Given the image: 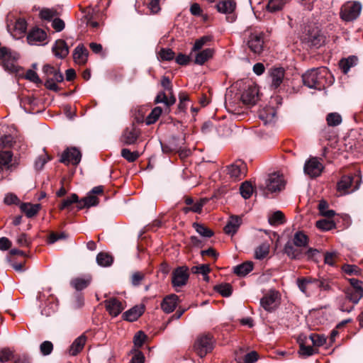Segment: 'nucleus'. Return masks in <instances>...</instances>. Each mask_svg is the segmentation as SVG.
I'll return each instance as SVG.
<instances>
[{"mask_svg":"<svg viewBox=\"0 0 363 363\" xmlns=\"http://www.w3.org/2000/svg\"><path fill=\"white\" fill-rule=\"evenodd\" d=\"M162 110L160 106L154 108L145 119L146 124L151 125L155 123L160 116V115L162 114Z\"/></svg>","mask_w":363,"mask_h":363,"instance_id":"79ce46f5","label":"nucleus"},{"mask_svg":"<svg viewBox=\"0 0 363 363\" xmlns=\"http://www.w3.org/2000/svg\"><path fill=\"white\" fill-rule=\"evenodd\" d=\"M193 226L196 231L203 237L211 238L213 235V232L203 225L195 223Z\"/></svg>","mask_w":363,"mask_h":363,"instance_id":"8fccbe9b","label":"nucleus"},{"mask_svg":"<svg viewBox=\"0 0 363 363\" xmlns=\"http://www.w3.org/2000/svg\"><path fill=\"white\" fill-rule=\"evenodd\" d=\"M175 102H176V98L174 96L173 93H172V94H169V96H167L163 91L158 93V94L157 95V96L155 99V104L162 103L167 108H169L171 106H172L173 104H174Z\"/></svg>","mask_w":363,"mask_h":363,"instance_id":"c756f323","label":"nucleus"},{"mask_svg":"<svg viewBox=\"0 0 363 363\" xmlns=\"http://www.w3.org/2000/svg\"><path fill=\"white\" fill-rule=\"evenodd\" d=\"M242 223V218L238 216H232L229 218L224 228V232L230 235L235 234Z\"/></svg>","mask_w":363,"mask_h":363,"instance_id":"aec40b11","label":"nucleus"},{"mask_svg":"<svg viewBox=\"0 0 363 363\" xmlns=\"http://www.w3.org/2000/svg\"><path fill=\"white\" fill-rule=\"evenodd\" d=\"M214 54L213 49L206 48L196 55L194 62L197 65H202L208 60L213 57Z\"/></svg>","mask_w":363,"mask_h":363,"instance_id":"c85d7f7f","label":"nucleus"},{"mask_svg":"<svg viewBox=\"0 0 363 363\" xmlns=\"http://www.w3.org/2000/svg\"><path fill=\"white\" fill-rule=\"evenodd\" d=\"M143 305L135 306L123 314V318L129 322L137 320L144 313Z\"/></svg>","mask_w":363,"mask_h":363,"instance_id":"412c9836","label":"nucleus"},{"mask_svg":"<svg viewBox=\"0 0 363 363\" xmlns=\"http://www.w3.org/2000/svg\"><path fill=\"white\" fill-rule=\"evenodd\" d=\"M288 2V0H269L267 9L270 12L281 11Z\"/></svg>","mask_w":363,"mask_h":363,"instance_id":"c9c22d12","label":"nucleus"},{"mask_svg":"<svg viewBox=\"0 0 363 363\" xmlns=\"http://www.w3.org/2000/svg\"><path fill=\"white\" fill-rule=\"evenodd\" d=\"M318 208L321 216L328 218L333 217L335 214L333 210L328 209V203L325 200L320 201Z\"/></svg>","mask_w":363,"mask_h":363,"instance_id":"e433bc0d","label":"nucleus"},{"mask_svg":"<svg viewBox=\"0 0 363 363\" xmlns=\"http://www.w3.org/2000/svg\"><path fill=\"white\" fill-rule=\"evenodd\" d=\"M342 270L344 273L348 275H357L360 273L359 268L354 264H345L342 265Z\"/></svg>","mask_w":363,"mask_h":363,"instance_id":"4d7b16f0","label":"nucleus"},{"mask_svg":"<svg viewBox=\"0 0 363 363\" xmlns=\"http://www.w3.org/2000/svg\"><path fill=\"white\" fill-rule=\"evenodd\" d=\"M99 203V199L96 196L92 195L91 193H88L87 196L79 200L77 208L81 210L84 208H90L95 206Z\"/></svg>","mask_w":363,"mask_h":363,"instance_id":"393cba45","label":"nucleus"},{"mask_svg":"<svg viewBox=\"0 0 363 363\" xmlns=\"http://www.w3.org/2000/svg\"><path fill=\"white\" fill-rule=\"evenodd\" d=\"M105 308L112 317L118 316L125 308L123 301L115 297H111L104 301Z\"/></svg>","mask_w":363,"mask_h":363,"instance_id":"9d476101","label":"nucleus"},{"mask_svg":"<svg viewBox=\"0 0 363 363\" xmlns=\"http://www.w3.org/2000/svg\"><path fill=\"white\" fill-rule=\"evenodd\" d=\"M191 270L193 273H199L203 276H206V274L210 272L211 269L208 264H201L199 266L193 267Z\"/></svg>","mask_w":363,"mask_h":363,"instance_id":"338daca9","label":"nucleus"},{"mask_svg":"<svg viewBox=\"0 0 363 363\" xmlns=\"http://www.w3.org/2000/svg\"><path fill=\"white\" fill-rule=\"evenodd\" d=\"M91 282L90 279L75 278L71 281V285L77 291L86 288Z\"/></svg>","mask_w":363,"mask_h":363,"instance_id":"ea45409f","label":"nucleus"},{"mask_svg":"<svg viewBox=\"0 0 363 363\" xmlns=\"http://www.w3.org/2000/svg\"><path fill=\"white\" fill-rule=\"evenodd\" d=\"M308 238L303 232L298 231L294 234L293 243L296 247H306L308 244Z\"/></svg>","mask_w":363,"mask_h":363,"instance_id":"4c0bfd02","label":"nucleus"},{"mask_svg":"<svg viewBox=\"0 0 363 363\" xmlns=\"http://www.w3.org/2000/svg\"><path fill=\"white\" fill-rule=\"evenodd\" d=\"M299 354L304 357H309L316 353L317 350L310 345H306L303 342H301L299 345Z\"/></svg>","mask_w":363,"mask_h":363,"instance_id":"5fc2aeb1","label":"nucleus"},{"mask_svg":"<svg viewBox=\"0 0 363 363\" xmlns=\"http://www.w3.org/2000/svg\"><path fill=\"white\" fill-rule=\"evenodd\" d=\"M40 350L43 355H49L53 350V344L50 341H44L40 345Z\"/></svg>","mask_w":363,"mask_h":363,"instance_id":"13d9d810","label":"nucleus"},{"mask_svg":"<svg viewBox=\"0 0 363 363\" xmlns=\"http://www.w3.org/2000/svg\"><path fill=\"white\" fill-rule=\"evenodd\" d=\"M337 259V253L335 252H327L325 254L324 262L330 266H333Z\"/></svg>","mask_w":363,"mask_h":363,"instance_id":"774afa93","label":"nucleus"},{"mask_svg":"<svg viewBox=\"0 0 363 363\" xmlns=\"http://www.w3.org/2000/svg\"><path fill=\"white\" fill-rule=\"evenodd\" d=\"M216 291L224 297H228L232 294L233 289L230 284L225 283L214 286Z\"/></svg>","mask_w":363,"mask_h":363,"instance_id":"a19ab883","label":"nucleus"},{"mask_svg":"<svg viewBox=\"0 0 363 363\" xmlns=\"http://www.w3.org/2000/svg\"><path fill=\"white\" fill-rule=\"evenodd\" d=\"M352 179L353 177L352 176H342L337 184V191H339L341 194H345L348 193V190L352 183Z\"/></svg>","mask_w":363,"mask_h":363,"instance_id":"bb28decb","label":"nucleus"},{"mask_svg":"<svg viewBox=\"0 0 363 363\" xmlns=\"http://www.w3.org/2000/svg\"><path fill=\"white\" fill-rule=\"evenodd\" d=\"M326 121L329 126H337L342 123V117L337 113H330L327 115Z\"/></svg>","mask_w":363,"mask_h":363,"instance_id":"de8ad7c7","label":"nucleus"},{"mask_svg":"<svg viewBox=\"0 0 363 363\" xmlns=\"http://www.w3.org/2000/svg\"><path fill=\"white\" fill-rule=\"evenodd\" d=\"M306 40L310 46L315 48L320 47L324 42L323 37L318 30L309 33Z\"/></svg>","mask_w":363,"mask_h":363,"instance_id":"7c9ffc66","label":"nucleus"},{"mask_svg":"<svg viewBox=\"0 0 363 363\" xmlns=\"http://www.w3.org/2000/svg\"><path fill=\"white\" fill-rule=\"evenodd\" d=\"M79 196L76 194H72L70 196L67 198L66 199H64L61 204L60 205V209L64 210L65 208H69V207L72 203H77L79 205Z\"/></svg>","mask_w":363,"mask_h":363,"instance_id":"c03bdc74","label":"nucleus"},{"mask_svg":"<svg viewBox=\"0 0 363 363\" xmlns=\"http://www.w3.org/2000/svg\"><path fill=\"white\" fill-rule=\"evenodd\" d=\"M285 71L282 67L272 68L269 71V77L271 78V86L277 89L283 82Z\"/></svg>","mask_w":363,"mask_h":363,"instance_id":"a211bd4d","label":"nucleus"},{"mask_svg":"<svg viewBox=\"0 0 363 363\" xmlns=\"http://www.w3.org/2000/svg\"><path fill=\"white\" fill-rule=\"evenodd\" d=\"M89 52L83 44L78 45L73 52L74 62L79 65H84L88 60Z\"/></svg>","mask_w":363,"mask_h":363,"instance_id":"2eb2a0df","label":"nucleus"},{"mask_svg":"<svg viewBox=\"0 0 363 363\" xmlns=\"http://www.w3.org/2000/svg\"><path fill=\"white\" fill-rule=\"evenodd\" d=\"M270 245L267 242H264L256 247L255 250V257L257 259H262L266 257L269 252Z\"/></svg>","mask_w":363,"mask_h":363,"instance_id":"f704fd0d","label":"nucleus"},{"mask_svg":"<svg viewBox=\"0 0 363 363\" xmlns=\"http://www.w3.org/2000/svg\"><path fill=\"white\" fill-rule=\"evenodd\" d=\"M87 337L85 335H81L77 337L69 346L67 352L70 356H76L82 351L86 344Z\"/></svg>","mask_w":363,"mask_h":363,"instance_id":"f3484780","label":"nucleus"},{"mask_svg":"<svg viewBox=\"0 0 363 363\" xmlns=\"http://www.w3.org/2000/svg\"><path fill=\"white\" fill-rule=\"evenodd\" d=\"M14 143L13 138L10 135H4L0 138V149L11 147Z\"/></svg>","mask_w":363,"mask_h":363,"instance_id":"bf43d9fd","label":"nucleus"},{"mask_svg":"<svg viewBox=\"0 0 363 363\" xmlns=\"http://www.w3.org/2000/svg\"><path fill=\"white\" fill-rule=\"evenodd\" d=\"M285 253L292 259H299L301 252L296 249L291 243L288 242L284 247Z\"/></svg>","mask_w":363,"mask_h":363,"instance_id":"603ef678","label":"nucleus"},{"mask_svg":"<svg viewBox=\"0 0 363 363\" xmlns=\"http://www.w3.org/2000/svg\"><path fill=\"white\" fill-rule=\"evenodd\" d=\"M13 352L9 348H4L0 350V361L1 362H7L13 358Z\"/></svg>","mask_w":363,"mask_h":363,"instance_id":"69168bd1","label":"nucleus"},{"mask_svg":"<svg viewBox=\"0 0 363 363\" xmlns=\"http://www.w3.org/2000/svg\"><path fill=\"white\" fill-rule=\"evenodd\" d=\"M308 281H306L305 279H303V277L301 278H298L296 281V283H297V286L298 287V289L304 294H306V296H309L310 295V292L308 291Z\"/></svg>","mask_w":363,"mask_h":363,"instance_id":"0e129e2a","label":"nucleus"},{"mask_svg":"<svg viewBox=\"0 0 363 363\" xmlns=\"http://www.w3.org/2000/svg\"><path fill=\"white\" fill-rule=\"evenodd\" d=\"M279 301V293L275 290H270L261 298L260 304L265 311L271 312L278 307Z\"/></svg>","mask_w":363,"mask_h":363,"instance_id":"423d86ee","label":"nucleus"},{"mask_svg":"<svg viewBox=\"0 0 363 363\" xmlns=\"http://www.w3.org/2000/svg\"><path fill=\"white\" fill-rule=\"evenodd\" d=\"M18 58L19 55L17 52H13L6 47L0 48L1 65L6 71L9 72H17L18 65L16 62Z\"/></svg>","mask_w":363,"mask_h":363,"instance_id":"7ed1b4c3","label":"nucleus"},{"mask_svg":"<svg viewBox=\"0 0 363 363\" xmlns=\"http://www.w3.org/2000/svg\"><path fill=\"white\" fill-rule=\"evenodd\" d=\"M315 226L323 231H328L335 228L336 225L333 220L322 219L316 222Z\"/></svg>","mask_w":363,"mask_h":363,"instance_id":"37998d69","label":"nucleus"},{"mask_svg":"<svg viewBox=\"0 0 363 363\" xmlns=\"http://www.w3.org/2000/svg\"><path fill=\"white\" fill-rule=\"evenodd\" d=\"M253 269L252 262H246L234 267L233 272L238 276H245Z\"/></svg>","mask_w":363,"mask_h":363,"instance_id":"72a5a7b5","label":"nucleus"},{"mask_svg":"<svg viewBox=\"0 0 363 363\" xmlns=\"http://www.w3.org/2000/svg\"><path fill=\"white\" fill-rule=\"evenodd\" d=\"M227 174L233 181L242 179L246 174V164L241 160L236 161L227 167Z\"/></svg>","mask_w":363,"mask_h":363,"instance_id":"0eeeda50","label":"nucleus"},{"mask_svg":"<svg viewBox=\"0 0 363 363\" xmlns=\"http://www.w3.org/2000/svg\"><path fill=\"white\" fill-rule=\"evenodd\" d=\"M178 296L170 294L164 298L161 303V308L166 313H170L174 311L177 306Z\"/></svg>","mask_w":363,"mask_h":363,"instance_id":"6ab92c4d","label":"nucleus"},{"mask_svg":"<svg viewBox=\"0 0 363 363\" xmlns=\"http://www.w3.org/2000/svg\"><path fill=\"white\" fill-rule=\"evenodd\" d=\"M211 40L212 37L210 35L202 36L195 41L191 50L194 52L200 50L204 45L211 42Z\"/></svg>","mask_w":363,"mask_h":363,"instance_id":"09e8293b","label":"nucleus"},{"mask_svg":"<svg viewBox=\"0 0 363 363\" xmlns=\"http://www.w3.org/2000/svg\"><path fill=\"white\" fill-rule=\"evenodd\" d=\"M264 34L262 33H253L249 36L247 45L250 50L255 54H260L263 50Z\"/></svg>","mask_w":363,"mask_h":363,"instance_id":"f8f14e48","label":"nucleus"},{"mask_svg":"<svg viewBox=\"0 0 363 363\" xmlns=\"http://www.w3.org/2000/svg\"><path fill=\"white\" fill-rule=\"evenodd\" d=\"M362 9V6L359 1H347L340 9V18L345 21H352L359 16Z\"/></svg>","mask_w":363,"mask_h":363,"instance_id":"20e7f679","label":"nucleus"},{"mask_svg":"<svg viewBox=\"0 0 363 363\" xmlns=\"http://www.w3.org/2000/svg\"><path fill=\"white\" fill-rule=\"evenodd\" d=\"M113 258L111 255L108 252H101L96 256V262L99 265L107 267L112 264Z\"/></svg>","mask_w":363,"mask_h":363,"instance_id":"2f4dec72","label":"nucleus"},{"mask_svg":"<svg viewBox=\"0 0 363 363\" xmlns=\"http://www.w3.org/2000/svg\"><path fill=\"white\" fill-rule=\"evenodd\" d=\"M329 76L328 69L321 67L307 71L302 75V80L303 84L308 88L321 90L331 84V81L328 80Z\"/></svg>","mask_w":363,"mask_h":363,"instance_id":"f257e3e1","label":"nucleus"},{"mask_svg":"<svg viewBox=\"0 0 363 363\" xmlns=\"http://www.w3.org/2000/svg\"><path fill=\"white\" fill-rule=\"evenodd\" d=\"M309 339L314 347L323 346L326 342V338L323 335L313 333L310 335Z\"/></svg>","mask_w":363,"mask_h":363,"instance_id":"864d4df0","label":"nucleus"},{"mask_svg":"<svg viewBox=\"0 0 363 363\" xmlns=\"http://www.w3.org/2000/svg\"><path fill=\"white\" fill-rule=\"evenodd\" d=\"M284 216L282 212L278 211L274 212L269 218V223L272 225H277L284 223Z\"/></svg>","mask_w":363,"mask_h":363,"instance_id":"3c124183","label":"nucleus"},{"mask_svg":"<svg viewBox=\"0 0 363 363\" xmlns=\"http://www.w3.org/2000/svg\"><path fill=\"white\" fill-rule=\"evenodd\" d=\"M323 165L317 157H312L306 162L304 172L310 177H316L320 175Z\"/></svg>","mask_w":363,"mask_h":363,"instance_id":"1a4fd4ad","label":"nucleus"},{"mask_svg":"<svg viewBox=\"0 0 363 363\" xmlns=\"http://www.w3.org/2000/svg\"><path fill=\"white\" fill-rule=\"evenodd\" d=\"M170 151L178 153L181 159L186 158L191 154L190 149L182 146L172 147L170 149Z\"/></svg>","mask_w":363,"mask_h":363,"instance_id":"680f3d73","label":"nucleus"},{"mask_svg":"<svg viewBox=\"0 0 363 363\" xmlns=\"http://www.w3.org/2000/svg\"><path fill=\"white\" fill-rule=\"evenodd\" d=\"M82 158V154L80 151L76 147H68L62 154L60 162L65 164L69 163L77 165L78 164Z\"/></svg>","mask_w":363,"mask_h":363,"instance_id":"6e6552de","label":"nucleus"},{"mask_svg":"<svg viewBox=\"0 0 363 363\" xmlns=\"http://www.w3.org/2000/svg\"><path fill=\"white\" fill-rule=\"evenodd\" d=\"M90 10L91 8L89 7H87L83 10V12L84 13V21L87 26H90L93 28H97L99 27V23L91 20V16H90Z\"/></svg>","mask_w":363,"mask_h":363,"instance_id":"6e6d98bb","label":"nucleus"},{"mask_svg":"<svg viewBox=\"0 0 363 363\" xmlns=\"http://www.w3.org/2000/svg\"><path fill=\"white\" fill-rule=\"evenodd\" d=\"M47 37L46 33L40 28L32 29L27 35V41L30 45H38Z\"/></svg>","mask_w":363,"mask_h":363,"instance_id":"dca6fc26","label":"nucleus"},{"mask_svg":"<svg viewBox=\"0 0 363 363\" xmlns=\"http://www.w3.org/2000/svg\"><path fill=\"white\" fill-rule=\"evenodd\" d=\"M159 56L162 60L169 61L174 59V52L171 49L162 48L159 52Z\"/></svg>","mask_w":363,"mask_h":363,"instance_id":"052dcab7","label":"nucleus"},{"mask_svg":"<svg viewBox=\"0 0 363 363\" xmlns=\"http://www.w3.org/2000/svg\"><path fill=\"white\" fill-rule=\"evenodd\" d=\"M345 296L353 305L357 304L363 296V288H347Z\"/></svg>","mask_w":363,"mask_h":363,"instance_id":"5701e85b","label":"nucleus"},{"mask_svg":"<svg viewBox=\"0 0 363 363\" xmlns=\"http://www.w3.org/2000/svg\"><path fill=\"white\" fill-rule=\"evenodd\" d=\"M259 90L255 85H249L241 95L242 101L248 105H254L258 101Z\"/></svg>","mask_w":363,"mask_h":363,"instance_id":"4468645a","label":"nucleus"},{"mask_svg":"<svg viewBox=\"0 0 363 363\" xmlns=\"http://www.w3.org/2000/svg\"><path fill=\"white\" fill-rule=\"evenodd\" d=\"M242 353L243 350L242 349L235 353V359L238 363H254L258 359V354L255 351H252L245 354L244 358L242 359L241 354H242Z\"/></svg>","mask_w":363,"mask_h":363,"instance_id":"cd10ccee","label":"nucleus"},{"mask_svg":"<svg viewBox=\"0 0 363 363\" xmlns=\"http://www.w3.org/2000/svg\"><path fill=\"white\" fill-rule=\"evenodd\" d=\"M216 6L218 12L230 14L235 9L236 3L233 0H220Z\"/></svg>","mask_w":363,"mask_h":363,"instance_id":"b1692460","label":"nucleus"},{"mask_svg":"<svg viewBox=\"0 0 363 363\" xmlns=\"http://www.w3.org/2000/svg\"><path fill=\"white\" fill-rule=\"evenodd\" d=\"M215 342V339L210 333L201 334L194 342V350L200 357H203L212 352Z\"/></svg>","mask_w":363,"mask_h":363,"instance_id":"f03ea898","label":"nucleus"},{"mask_svg":"<svg viewBox=\"0 0 363 363\" xmlns=\"http://www.w3.org/2000/svg\"><path fill=\"white\" fill-rule=\"evenodd\" d=\"M21 211L25 213L28 218H32L38 213L40 209V204L23 203L21 206Z\"/></svg>","mask_w":363,"mask_h":363,"instance_id":"473e14b6","label":"nucleus"},{"mask_svg":"<svg viewBox=\"0 0 363 363\" xmlns=\"http://www.w3.org/2000/svg\"><path fill=\"white\" fill-rule=\"evenodd\" d=\"M140 133V130L137 127L134 125L128 127L124 130L121 140L124 145H133L136 142Z\"/></svg>","mask_w":363,"mask_h":363,"instance_id":"ddd939ff","label":"nucleus"},{"mask_svg":"<svg viewBox=\"0 0 363 363\" xmlns=\"http://www.w3.org/2000/svg\"><path fill=\"white\" fill-rule=\"evenodd\" d=\"M265 184L268 191H280L284 188L285 181L282 175L274 173L269 175V178L266 180Z\"/></svg>","mask_w":363,"mask_h":363,"instance_id":"9b49d317","label":"nucleus"},{"mask_svg":"<svg viewBox=\"0 0 363 363\" xmlns=\"http://www.w3.org/2000/svg\"><path fill=\"white\" fill-rule=\"evenodd\" d=\"M357 63L358 58L354 55H352L347 58L342 59L339 62V65L342 72L347 74L350 68L356 66Z\"/></svg>","mask_w":363,"mask_h":363,"instance_id":"a878e982","label":"nucleus"},{"mask_svg":"<svg viewBox=\"0 0 363 363\" xmlns=\"http://www.w3.org/2000/svg\"><path fill=\"white\" fill-rule=\"evenodd\" d=\"M52 52L55 57L63 59L69 53V48L66 42L63 40H57L52 47Z\"/></svg>","mask_w":363,"mask_h":363,"instance_id":"4be33fe9","label":"nucleus"},{"mask_svg":"<svg viewBox=\"0 0 363 363\" xmlns=\"http://www.w3.org/2000/svg\"><path fill=\"white\" fill-rule=\"evenodd\" d=\"M144 277L145 275L143 272H135L132 274L130 277L131 284L135 286H139Z\"/></svg>","mask_w":363,"mask_h":363,"instance_id":"e2e57ef3","label":"nucleus"},{"mask_svg":"<svg viewBox=\"0 0 363 363\" xmlns=\"http://www.w3.org/2000/svg\"><path fill=\"white\" fill-rule=\"evenodd\" d=\"M189 278V269L186 267H179L176 268L172 273V284L177 291V288L185 286Z\"/></svg>","mask_w":363,"mask_h":363,"instance_id":"39448f33","label":"nucleus"},{"mask_svg":"<svg viewBox=\"0 0 363 363\" xmlns=\"http://www.w3.org/2000/svg\"><path fill=\"white\" fill-rule=\"evenodd\" d=\"M253 190V186L249 182L242 183L240 188V194L245 199H249L252 196Z\"/></svg>","mask_w":363,"mask_h":363,"instance_id":"49530a36","label":"nucleus"},{"mask_svg":"<svg viewBox=\"0 0 363 363\" xmlns=\"http://www.w3.org/2000/svg\"><path fill=\"white\" fill-rule=\"evenodd\" d=\"M13 153L9 151H0V171L4 167L9 168V164L12 160Z\"/></svg>","mask_w":363,"mask_h":363,"instance_id":"58836bf2","label":"nucleus"},{"mask_svg":"<svg viewBox=\"0 0 363 363\" xmlns=\"http://www.w3.org/2000/svg\"><path fill=\"white\" fill-rule=\"evenodd\" d=\"M121 156L128 162H133L138 159L140 154L138 151L131 152L128 148H123L121 150Z\"/></svg>","mask_w":363,"mask_h":363,"instance_id":"a18cd8bd","label":"nucleus"}]
</instances>
